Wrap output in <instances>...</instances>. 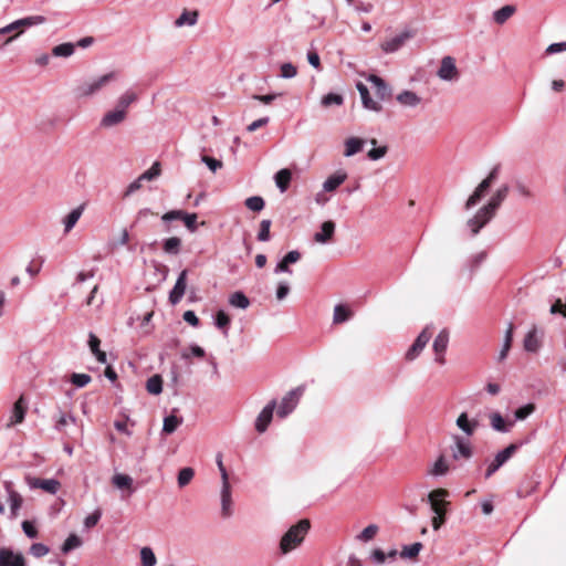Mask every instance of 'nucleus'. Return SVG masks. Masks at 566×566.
Returning a JSON list of instances; mask_svg holds the SVG:
<instances>
[{
  "label": "nucleus",
  "instance_id": "79ce46f5",
  "mask_svg": "<svg viewBox=\"0 0 566 566\" xmlns=\"http://www.w3.org/2000/svg\"><path fill=\"white\" fill-rule=\"evenodd\" d=\"M181 247V240L177 237H171L163 242V249L168 254H178Z\"/></svg>",
  "mask_w": 566,
  "mask_h": 566
},
{
  "label": "nucleus",
  "instance_id": "dca6fc26",
  "mask_svg": "<svg viewBox=\"0 0 566 566\" xmlns=\"http://www.w3.org/2000/svg\"><path fill=\"white\" fill-rule=\"evenodd\" d=\"M25 558L22 553H15L10 548H0V566H25Z\"/></svg>",
  "mask_w": 566,
  "mask_h": 566
},
{
  "label": "nucleus",
  "instance_id": "2eb2a0df",
  "mask_svg": "<svg viewBox=\"0 0 566 566\" xmlns=\"http://www.w3.org/2000/svg\"><path fill=\"white\" fill-rule=\"evenodd\" d=\"M127 118V115L115 106L113 109L106 112L99 122L101 128H112L122 124Z\"/></svg>",
  "mask_w": 566,
  "mask_h": 566
},
{
  "label": "nucleus",
  "instance_id": "f8f14e48",
  "mask_svg": "<svg viewBox=\"0 0 566 566\" xmlns=\"http://www.w3.org/2000/svg\"><path fill=\"white\" fill-rule=\"evenodd\" d=\"M276 407V401L275 400H271L262 410L261 412L259 413V416L256 417V420H255V430L259 432V433H263L266 431L269 424L271 423L272 421V418H273V412H274V409Z\"/></svg>",
  "mask_w": 566,
  "mask_h": 566
},
{
  "label": "nucleus",
  "instance_id": "58836bf2",
  "mask_svg": "<svg viewBox=\"0 0 566 566\" xmlns=\"http://www.w3.org/2000/svg\"><path fill=\"white\" fill-rule=\"evenodd\" d=\"M512 339H513V325L510 324L505 332L502 349L499 353V357H497L499 361H502L507 357L509 350L512 345Z\"/></svg>",
  "mask_w": 566,
  "mask_h": 566
},
{
  "label": "nucleus",
  "instance_id": "bf43d9fd",
  "mask_svg": "<svg viewBox=\"0 0 566 566\" xmlns=\"http://www.w3.org/2000/svg\"><path fill=\"white\" fill-rule=\"evenodd\" d=\"M195 471L191 468H184L178 473V485L186 486L193 478Z\"/></svg>",
  "mask_w": 566,
  "mask_h": 566
},
{
  "label": "nucleus",
  "instance_id": "72a5a7b5",
  "mask_svg": "<svg viewBox=\"0 0 566 566\" xmlns=\"http://www.w3.org/2000/svg\"><path fill=\"white\" fill-rule=\"evenodd\" d=\"M516 11L512 4H506L493 12V20L497 24H504Z\"/></svg>",
  "mask_w": 566,
  "mask_h": 566
},
{
  "label": "nucleus",
  "instance_id": "09e8293b",
  "mask_svg": "<svg viewBox=\"0 0 566 566\" xmlns=\"http://www.w3.org/2000/svg\"><path fill=\"white\" fill-rule=\"evenodd\" d=\"M216 326L219 328V329H222L223 331V334L227 336L228 335V327H229V324H230V317L229 315L220 310L217 312L216 314Z\"/></svg>",
  "mask_w": 566,
  "mask_h": 566
},
{
  "label": "nucleus",
  "instance_id": "9b49d317",
  "mask_svg": "<svg viewBox=\"0 0 566 566\" xmlns=\"http://www.w3.org/2000/svg\"><path fill=\"white\" fill-rule=\"evenodd\" d=\"M495 214L490 212L484 206L478 210L475 216L468 220V227L471 229L473 235H476L480 230L490 222Z\"/></svg>",
  "mask_w": 566,
  "mask_h": 566
},
{
  "label": "nucleus",
  "instance_id": "2f4dec72",
  "mask_svg": "<svg viewBox=\"0 0 566 566\" xmlns=\"http://www.w3.org/2000/svg\"><path fill=\"white\" fill-rule=\"evenodd\" d=\"M275 185L280 189V191L283 193L285 192L289 187L290 182L292 180V172L291 170L284 168L279 170L274 176Z\"/></svg>",
  "mask_w": 566,
  "mask_h": 566
},
{
  "label": "nucleus",
  "instance_id": "f03ea898",
  "mask_svg": "<svg viewBox=\"0 0 566 566\" xmlns=\"http://www.w3.org/2000/svg\"><path fill=\"white\" fill-rule=\"evenodd\" d=\"M115 78L116 72H109L92 81H85L75 87V96L77 98L92 97Z\"/></svg>",
  "mask_w": 566,
  "mask_h": 566
},
{
  "label": "nucleus",
  "instance_id": "bb28decb",
  "mask_svg": "<svg viewBox=\"0 0 566 566\" xmlns=\"http://www.w3.org/2000/svg\"><path fill=\"white\" fill-rule=\"evenodd\" d=\"M27 407L23 397H20L13 405L10 421L8 427H12L17 423H21L25 417Z\"/></svg>",
  "mask_w": 566,
  "mask_h": 566
},
{
  "label": "nucleus",
  "instance_id": "864d4df0",
  "mask_svg": "<svg viewBox=\"0 0 566 566\" xmlns=\"http://www.w3.org/2000/svg\"><path fill=\"white\" fill-rule=\"evenodd\" d=\"M321 103L324 107L340 106L344 103V97L336 93H328L322 97Z\"/></svg>",
  "mask_w": 566,
  "mask_h": 566
},
{
  "label": "nucleus",
  "instance_id": "6e6d98bb",
  "mask_svg": "<svg viewBox=\"0 0 566 566\" xmlns=\"http://www.w3.org/2000/svg\"><path fill=\"white\" fill-rule=\"evenodd\" d=\"M379 527L376 524H370L357 535V539L361 542H369L376 536Z\"/></svg>",
  "mask_w": 566,
  "mask_h": 566
},
{
  "label": "nucleus",
  "instance_id": "774afa93",
  "mask_svg": "<svg viewBox=\"0 0 566 566\" xmlns=\"http://www.w3.org/2000/svg\"><path fill=\"white\" fill-rule=\"evenodd\" d=\"M297 74L296 67L292 63H283L281 65L280 76L283 78H293Z\"/></svg>",
  "mask_w": 566,
  "mask_h": 566
},
{
  "label": "nucleus",
  "instance_id": "423d86ee",
  "mask_svg": "<svg viewBox=\"0 0 566 566\" xmlns=\"http://www.w3.org/2000/svg\"><path fill=\"white\" fill-rule=\"evenodd\" d=\"M25 483L30 489H41L49 494H56L61 483L56 479H40L31 475L25 476Z\"/></svg>",
  "mask_w": 566,
  "mask_h": 566
},
{
  "label": "nucleus",
  "instance_id": "c756f323",
  "mask_svg": "<svg viewBox=\"0 0 566 566\" xmlns=\"http://www.w3.org/2000/svg\"><path fill=\"white\" fill-rule=\"evenodd\" d=\"M347 178V174L338 171L329 176L323 184L324 191L331 192L336 190Z\"/></svg>",
  "mask_w": 566,
  "mask_h": 566
},
{
  "label": "nucleus",
  "instance_id": "49530a36",
  "mask_svg": "<svg viewBox=\"0 0 566 566\" xmlns=\"http://www.w3.org/2000/svg\"><path fill=\"white\" fill-rule=\"evenodd\" d=\"M244 205L245 207L251 210V211H254V212H259L261 211L264 206H265V202H264V199L260 196H252V197H249L245 199L244 201Z\"/></svg>",
  "mask_w": 566,
  "mask_h": 566
},
{
  "label": "nucleus",
  "instance_id": "c9c22d12",
  "mask_svg": "<svg viewBox=\"0 0 566 566\" xmlns=\"http://www.w3.org/2000/svg\"><path fill=\"white\" fill-rule=\"evenodd\" d=\"M364 140L358 137H349L345 140L344 156L352 157L363 149Z\"/></svg>",
  "mask_w": 566,
  "mask_h": 566
},
{
  "label": "nucleus",
  "instance_id": "0e129e2a",
  "mask_svg": "<svg viewBox=\"0 0 566 566\" xmlns=\"http://www.w3.org/2000/svg\"><path fill=\"white\" fill-rule=\"evenodd\" d=\"M21 526L27 537L34 539L39 536V531L33 522L25 520L22 522Z\"/></svg>",
  "mask_w": 566,
  "mask_h": 566
},
{
  "label": "nucleus",
  "instance_id": "603ef678",
  "mask_svg": "<svg viewBox=\"0 0 566 566\" xmlns=\"http://www.w3.org/2000/svg\"><path fill=\"white\" fill-rule=\"evenodd\" d=\"M539 347L535 331H530L524 338V348L527 352H536Z\"/></svg>",
  "mask_w": 566,
  "mask_h": 566
},
{
  "label": "nucleus",
  "instance_id": "9d476101",
  "mask_svg": "<svg viewBox=\"0 0 566 566\" xmlns=\"http://www.w3.org/2000/svg\"><path fill=\"white\" fill-rule=\"evenodd\" d=\"M3 488L8 494V502L10 504V518H15L23 504V499L19 492L13 489L11 481H4Z\"/></svg>",
  "mask_w": 566,
  "mask_h": 566
},
{
  "label": "nucleus",
  "instance_id": "6e6552de",
  "mask_svg": "<svg viewBox=\"0 0 566 566\" xmlns=\"http://www.w3.org/2000/svg\"><path fill=\"white\" fill-rule=\"evenodd\" d=\"M432 336V332L430 331V327L427 326L422 329V332L418 335L413 344L410 346V348L406 353V359L407 360H413L416 359L419 354L423 350L428 342L430 340Z\"/></svg>",
  "mask_w": 566,
  "mask_h": 566
},
{
  "label": "nucleus",
  "instance_id": "473e14b6",
  "mask_svg": "<svg viewBox=\"0 0 566 566\" xmlns=\"http://www.w3.org/2000/svg\"><path fill=\"white\" fill-rule=\"evenodd\" d=\"M396 98L401 105L408 107H416L421 102V98L415 92L408 90L399 93Z\"/></svg>",
  "mask_w": 566,
  "mask_h": 566
},
{
  "label": "nucleus",
  "instance_id": "5fc2aeb1",
  "mask_svg": "<svg viewBox=\"0 0 566 566\" xmlns=\"http://www.w3.org/2000/svg\"><path fill=\"white\" fill-rule=\"evenodd\" d=\"M491 419V426L495 431L499 432H507L509 427L505 423L503 417L499 412H494L490 416Z\"/></svg>",
  "mask_w": 566,
  "mask_h": 566
},
{
  "label": "nucleus",
  "instance_id": "de8ad7c7",
  "mask_svg": "<svg viewBox=\"0 0 566 566\" xmlns=\"http://www.w3.org/2000/svg\"><path fill=\"white\" fill-rule=\"evenodd\" d=\"M422 548V544L420 542L413 543L411 545H406L402 547L400 552V556L402 558H415L418 556Z\"/></svg>",
  "mask_w": 566,
  "mask_h": 566
},
{
  "label": "nucleus",
  "instance_id": "f257e3e1",
  "mask_svg": "<svg viewBox=\"0 0 566 566\" xmlns=\"http://www.w3.org/2000/svg\"><path fill=\"white\" fill-rule=\"evenodd\" d=\"M311 528L308 520L304 518L292 525L281 537L280 551L286 555L297 548L305 539L306 534Z\"/></svg>",
  "mask_w": 566,
  "mask_h": 566
},
{
  "label": "nucleus",
  "instance_id": "f3484780",
  "mask_svg": "<svg viewBox=\"0 0 566 566\" xmlns=\"http://www.w3.org/2000/svg\"><path fill=\"white\" fill-rule=\"evenodd\" d=\"M453 441L454 446L451 448V450L452 458L454 460H459L461 458L470 459L472 457V448L469 441L458 434L453 436Z\"/></svg>",
  "mask_w": 566,
  "mask_h": 566
},
{
  "label": "nucleus",
  "instance_id": "c85d7f7f",
  "mask_svg": "<svg viewBox=\"0 0 566 566\" xmlns=\"http://www.w3.org/2000/svg\"><path fill=\"white\" fill-rule=\"evenodd\" d=\"M137 93H135L133 90H127L118 97L116 106L127 115L129 106L137 102Z\"/></svg>",
  "mask_w": 566,
  "mask_h": 566
},
{
  "label": "nucleus",
  "instance_id": "e2e57ef3",
  "mask_svg": "<svg viewBox=\"0 0 566 566\" xmlns=\"http://www.w3.org/2000/svg\"><path fill=\"white\" fill-rule=\"evenodd\" d=\"M30 554L36 558H41L49 554L50 548L42 543H34L30 546Z\"/></svg>",
  "mask_w": 566,
  "mask_h": 566
},
{
  "label": "nucleus",
  "instance_id": "7ed1b4c3",
  "mask_svg": "<svg viewBox=\"0 0 566 566\" xmlns=\"http://www.w3.org/2000/svg\"><path fill=\"white\" fill-rule=\"evenodd\" d=\"M45 21H46V18L43 15L25 17V18L15 20V21L11 22L10 24L1 28L0 35L15 32V34L11 35L6 41V43H9L13 39H15L19 34L23 33L25 29L34 27V25L43 24Z\"/></svg>",
  "mask_w": 566,
  "mask_h": 566
},
{
  "label": "nucleus",
  "instance_id": "052dcab7",
  "mask_svg": "<svg viewBox=\"0 0 566 566\" xmlns=\"http://www.w3.org/2000/svg\"><path fill=\"white\" fill-rule=\"evenodd\" d=\"M449 471V467L443 457H440L430 470V474L438 476L443 475Z\"/></svg>",
  "mask_w": 566,
  "mask_h": 566
},
{
  "label": "nucleus",
  "instance_id": "69168bd1",
  "mask_svg": "<svg viewBox=\"0 0 566 566\" xmlns=\"http://www.w3.org/2000/svg\"><path fill=\"white\" fill-rule=\"evenodd\" d=\"M535 410V406L533 403H527L525 406H522L520 407L518 409L515 410V419L516 420H524L526 419L530 415H532Z\"/></svg>",
  "mask_w": 566,
  "mask_h": 566
},
{
  "label": "nucleus",
  "instance_id": "a19ab883",
  "mask_svg": "<svg viewBox=\"0 0 566 566\" xmlns=\"http://www.w3.org/2000/svg\"><path fill=\"white\" fill-rule=\"evenodd\" d=\"M352 316V312L344 305L338 304L334 308L333 322L334 324H340L348 321Z\"/></svg>",
  "mask_w": 566,
  "mask_h": 566
},
{
  "label": "nucleus",
  "instance_id": "13d9d810",
  "mask_svg": "<svg viewBox=\"0 0 566 566\" xmlns=\"http://www.w3.org/2000/svg\"><path fill=\"white\" fill-rule=\"evenodd\" d=\"M271 220L264 219L260 222V230L258 232V240L261 242H268L271 239L270 234Z\"/></svg>",
  "mask_w": 566,
  "mask_h": 566
},
{
  "label": "nucleus",
  "instance_id": "39448f33",
  "mask_svg": "<svg viewBox=\"0 0 566 566\" xmlns=\"http://www.w3.org/2000/svg\"><path fill=\"white\" fill-rule=\"evenodd\" d=\"M448 495H449V492L444 489L433 490L432 492L429 493L428 502H429L434 515L446 516L447 506L449 505V502L446 501L444 499Z\"/></svg>",
  "mask_w": 566,
  "mask_h": 566
},
{
  "label": "nucleus",
  "instance_id": "c03bdc74",
  "mask_svg": "<svg viewBox=\"0 0 566 566\" xmlns=\"http://www.w3.org/2000/svg\"><path fill=\"white\" fill-rule=\"evenodd\" d=\"M230 305L245 310L250 305L249 298L242 292H234L229 297Z\"/></svg>",
  "mask_w": 566,
  "mask_h": 566
},
{
  "label": "nucleus",
  "instance_id": "20e7f679",
  "mask_svg": "<svg viewBox=\"0 0 566 566\" xmlns=\"http://www.w3.org/2000/svg\"><path fill=\"white\" fill-rule=\"evenodd\" d=\"M304 388L297 387L295 389L290 390L281 400V403L277 408V416L280 418L287 417L297 406Z\"/></svg>",
  "mask_w": 566,
  "mask_h": 566
},
{
  "label": "nucleus",
  "instance_id": "412c9836",
  "mask_svg": "<svg viewBox=\"0 0 566 566\" xmlns=\"http://www.w3.org/2000/svg\"><path fill=\"white\" fill-rule=\"evenodd\" d=\"M356 88L359 92L361 103L365 108L374 112L381 111V105L370 97L368 87L364 83L358 82L356 84Z\"/></svg>",
  "mask_w": 566,
  "mask_h": 566
},
{
  "label": "nucleus",
  "instance_id": "338daca9",
  "mask_svg": "<svg viewBox=\"0 0 566 566\" xmlns=\"http://www.w3.org/2000/svg\"><path fill=\"white\" fill-rule=\"evenodd\" d=\"M190 232H195L197 230V214L188 213L184 211V216L181 219Z\"/></svg>",
  "mask_w": 566,
  "mask_h": 566
},
{
  "label": "nucleus",
  "instance_id": "4c0bfd02",
  "mask_svg": "<svg viewBox=\"0 0 566 566\" xmlns=\"http://www.w3.org/2000/svg\"><path fill=\"white\" fill-rule=\"evenodd\" d=\"M182 423V418H178L175 415L165 417L163 424V432L167 434L174 433L178 427Z\"/></svg>",
  "mask_w": 566,
  "mask_h": 566
},
{
  "label": "nucleus",
  "instance_id": "a211bd4d",
  "mask_svg": "<svg viewBox=\"0 0 566 566\" xmlns=\"http://www.w3.org/2000/svg\"><path fill=\"white\" fill-rule=\"evenodd\" d=\"M367 81L373 85L375 88V94L380 101H385L390 97L391 90L381 77L375 74H370L367 77Z\"/></svg>",
  "mask_w": 566,
  "mask_h": 566
},
{
  "label": "nucleus",
  "instance_id": "f704fd0d",
  "mask_svg": "<svg viewBox=\"0 0 566 566\" xmlns=\"http://www.w3.org/2000/svg\"><path fill=\"white\" fill-rule=\"evenodd\" d=\"M198 11H188V10H184L182 13L178 17V19H176L175 21V27L177 28H181L184 25H189V27H192L197 23L198 21Z\"/></svg>",
  "mask_w": 566,
  "mask_h": 566
},
{
  "label": "nucleus",
  "instance_id": "3c124183",
  "mask_svg": "<svg viewBox=\"0 0 566 566\" xmlns=\"http://www.w3.org/2000/svg\"><path fill=\"white\" fill-rule=\"evenodd\" d=\"M82 545V539L76 534H71L62 545V552L64 554L70 553L71 551L80 547Z\"/></svg>",
  "mask_w": 566,
  "mask_h": 566
},
{
  "label": "nucleus",
  "instance_id": "e433bc0d",
  "mask_svg": "<svg viewBox=\"0 0 566 566\" xmlns=\"http://www.w3.org/2000/svg\"><path fill=\"white\" fill-rule=\"evenodd\" d=\"M112 483L114 486H116L117 489H128L129 490V493H133V489H132V485H133V479L127 475V474H123V473H117L115 474L113 478H112Z\"/></svg>",
  "mask_w": 566,
  "mask_h": 566
},
{
  "label": "nucleus",
  "instance_id": "680f3d73",
  "mask_svg": "<svg viewBox=\"0 0 566 566\" xmlns=\"http://www.w3.org/2000/svg\"><path fill=\"white\" fill-rule=\"evenodd\" d=\"M91 380H92V378L87 374H76V373H74L71 376V382L75 387H77V388L85 387L87 384H90Z\"/></svg>",
  "mask_w": 566,
  "mask_h": 566
},
{
  "label": "nucleus",
  "instance_id": "b1692460",
  "mask_svg": "<svg viewBox=\"0 0 566 566\" xmlns=\"http://www.w3.org/2000/svg\"><path fill=\"white\" fill-rule=\"evenodd\" d=\"M492 182L485 178L483 179L479 186L475 188V190L473 191V193L468 198L467 202H465V209L469 210L471 209L472 207H474L475 205L479 203V201L482 199V197L484 196V193L488 191V189L491 187Z\"/></svg>",
  "mask_w": 566,
  "mask_h": 566
},
{
  "label": "nucleus",
  "instance_id": "aec40b11",
  "mask_svg": "<svg viewBox=\"0 0 566 566\" xmlns=\"http://www.w3.org/2000/svg\"><path fill=\"white\" fill-rule=\"evenodd\" d=\"M510 191V187L507 185H502L491 197L489 202L484 206L490 212L495 214L496 210L500 208L502 202L506 199Z\"/></svg>",
  "mask_w": 566,
  "mask_h": 566
},
{
  "label": "nucleus",
  "instance_id": "0eeeda50",
  "mask_svg": "<svg viewBox=\"0 0 566 566\" xmlns=\"http://www.w3.org/2000/svg\"><path fill=\"white\" fill-rule=\"evenodd\" d=\"M517 450L516 444H510L497 452L494 460L490 463L485 472V479H490Z\"/></svg>",
  "mask_w": 566,
  "mask_h": 566
},
{
  "label": "nucleus",
  "instance_id": "4be33fe9",
  "mask_svg": "<svg viewBox=\"0 0 566 566\" xmlns=\"http://www.w3.org/2000/svg\"><path fill=\"white\" fill-rule=\"evenodd\" d=\"M492 182L485 178L483 179L479 186L475 188V190L473 191V193L468 198L467 202H465V209L469 210L471 209L472 207H474L475 205L479 203V201L482 199V197L484 196V193L488 191V189L491 187Z\"/></svg>",
  "mask_w": 566,
  "mask_h": 566
},
{
  "label": "nucleus",
  "instance_id": "37998d69",
  "mask_svg": "<svg viewBox=\"0 0 566 566\" xmlns=\"http://www.w3.org/2000/svg\"><path fill=\"white\" fill-rule=\"evenodd\" d=\"M75 44L71 42L62 43L53 48L52 54L54 56L69 57L74 53Z\"/></svg>",
  "mask_w": 566,
  "mask_h": 566
},
{
  "label": "nucleus",
  "instance_id": "cd10ccee",
  "mask_svg": "<svg viewBox=\"0 0 566 566\" xmlns=\"http://www.w3.org/2000/svg\"><path fill=\"white\" fill-rule=\"evenodd\" d=\"M84 211V205H81L67 213L63 219L64 233H69L77 223Z\"/></svg>",
  "mask_w": 566,
  "mask_h": 566
},
{
  "label": "nucleus",
  "instance_id": "4d7b16f0",
  "mask_svg": "<svg viewBox=\"0 0 566 566\" xmlns=\"http://www.w3.org/2000/svg\"><path fill=\"white\" fill-rule=\"evenodd\" d=\"M160 164L158 161H155L149 169H147L139 176V178L143 181H151L160 175Z\"/></svg>",
  "mask_w": 566,
  "mask_h": 566
},
{
  "label": "nucleus",
  "instance_id": "ddd939ff",
  "mask_svg": "<svg viewBox=\"0 0 566 566\" xmlns=\"http://www.w3.org/2000/svg\"><path fill=\"white\" fill-rule=\"evenodd\" d=\"M449 344V332L444 328L440 331V333L437 335V337L433 340V352L436 355L434 360L441 365L444 364V353L448 348Z\"/></svg>",
  "mask_w": 566,
  "mask_h": 566
},
{
  "label": "nucleus",
  "instance_id": "a18cd8bd",
  "mask_svg": "<svg viewBox=\"0 0 566 566\" xmlns=\"http://www.w3.org/2000/svg\"><path fill=\"white\" fill-rule=\"evenodd\" d=\"M70 423H75V417L71 413L60 412L59 418L55 421L54 428L60 432H64Z\"/></svg>",
  "mask_w": 566,
  "mask_h": 566
},
{
  "label": "nucleus",
  "instance_id": "393cba45",
  "mask_svg": "<svg viewBox=\"0 0 566 566\" xmlns=\"http://www.w3.org/2000/svg\"><path fill=\"white\" fill-rule=\"evenodd\" d=\"M335 227L336 226L334 221L328 220L323 222L321 226V231L314 234L315 242L321 244L328 243L335 233Z\"/></svg>",
  "mask_w": 566,
  "mask_h": 566
},
{
  "label": "nucleus",
  "instance_id": "4468645a",
  "mask_svg": "<svg viewBox=\"0 0 566 566\" xmlns=\"http://www.w3.org/2000/svg\"><path fill=\"white\" fill-rule=\"evenodd\" d=\"M187 275H188V271L187 270H182L179 273L175 285H174L172 290L169 293V302L172 305L178 304L181 301V298L184 297V295H185V292H186V289H187Z\"/></svg>",
  "mask_w": 566,
  "mask_h": 566
},
{
  "label": "nucleus",
  "instance_id": "1a4fd4ad",
  "mask_svg": "<svg viewBox=\"0 0 566 566\" xmlns=\"http://www.w3.org/2000/svg\"><path fill=\"white\" fill-rule=\"evenodd\" d=\"M437 75L442 81H449V82L458 81L459 71L455 65V60L452 56H444L441 60V64L437 72Z\"/></svg>",
  "mask_w": 566,
  "mask_h": 566
},
{
  "label": "nucleus",
  "instance_id": "5701e85b",
  "mask_svg": "<svg viewBox=\"0 0 566 566\" xmlns=\"http://www.w3.org/2000/svg\"><path fill=\"white\" fill-rule=\"evenodd\" d=\"M492 182L485 178L483 179L479 186L475 188V190L473 191V193L468 198L467 202H465V209L469 210L471 209L472 207H474L475 205L479 203V201L482 199V197L484 196V193L488 191V189L491 187Z\"/></svg>",
  "mask_w": 566,
  "mask_h": 566
},
{
  "label": "nucleus",
  "instance_id": "ea45409f",
  "mask_svg": "<svg viewBox=\"0 0 566 566\" xmlns=\"http://www.w3.org/2000/svg\"><path fill=\"white\" fill-rule=\"evenodd\" d=\"M146 389L151 395H159L163 391V379L160 375H154L146 381Z\"/></svg>",
  "mask_w": 566,
  "mask_h": 566
},
{
  "label": "nucleus",
  "instance_id": "a878e982",
  "mask_svg": "<svg viewBox=\"0 0 566 566\" xmlns=\"http://www.w3.org/2000/svg\"><path fill=\"white\" fill-rule=\"evenodd\" d=\"M232 496L231 486L229 482L222 483L221 488V514L223 517H230L232 515Z\"/></svg>",
  "mask_w": 566,
  "mask_h": 566
},
{
  "label": "nucleus",
  "instance_id": "6ab92c4d",
  "mask_svg": "<svg viewBox=\"0 0 566 566\" xmlns=\"http://www.w3.org/2000/svg\"><path fill=\"white\" fill-rule=\"evenodd\" d=\"M411 36L412 35L410 32H408V31L402 32V33L385 41L381 44V49L386 53H394V52L398 51Z\"/></svg>",
  "mask_w": 566,
  "mask_h": 566
},
{
  "label": "nucleus",
  "instance_id": "7c9ffc66",
  "mask_svg": "<svg viewBox=\"0 0 566 566\" xmlns=\"http://www.w3.org/2000/svg\"><path fill=\"white\" fill-rule=\"evenodd\" d=\"M457 426L467 436H472L478 428L479 423L476 420H469L467 412H462L457 419Z\"/></svg>",
  "mask_w": 566,
  "mask_h": 566
},
{
  "label": "nucleus",
  "instance_id": "8fccbe9b",
  "mask_svg": "<svg viewBox=\"0 0 566 566\" xmlns=\"http://www.w3.org/2000/svg\"><path fill=\"white\" fill-rule=\"evenodd\" d=\"M140 559L143 566H155L157 563L156 556L150 547H143L140 549Z\"/></svg>",
  "mask_w": 566,
  "mask_h": 566
}]
</instances>
